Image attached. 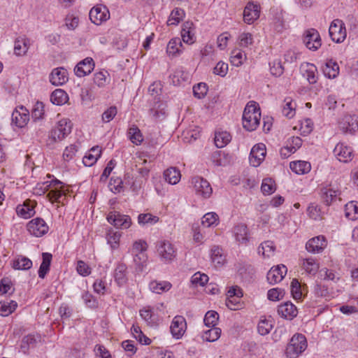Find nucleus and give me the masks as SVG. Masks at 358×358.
<instances>
[{"label":"nucleus","instance_id":"obj_1","mask_svg":"<svg viewBox=\"0 0 358 358\" xmlns=\"http://www.w3.org/2000/svg\"><path fill=\"white\" fill-rule=\"evenodd\" d=\"M260 108L255 101H250L243 114V127L247 131H255L260 123Z\"/></svg>","mask_w":358,"mask_h":358},{"label":"nucleus","instance_id":"obj_2","mask_svg":"<svg viewBox=\"0 0 358 358\" xmlns=\"http://www.w3.org/2000/svg\"><path fill=\"white\" fill-rule=\"evenodd\" d=\"M72 124L68 119H62L52 129L48 135L47 145L52 146L55 143L62 141L71 133Z\"/></svg>","mask_w":358,"mask_h":358},{"label":"nucleus","instance_id":"obj_3","mask_svg":"<svg viewBox=\"0 0 358 358\" xmlns=\"http://www.w3.org/2000/svg\"><path fill=\"white\" fill-rule=\"evenodd\" d=\"M307 348L306 337L302 334H296L292 336L285 350L287 356L289 358H296Z\"/></svg>","mask_w":358,"mask_h":358},{"label":"nucleus","instance_id":"obj_4","mask_svg":"<svg viewBox=\"0 0 358 358\" xmlns=\"http://www.w3.org/2000/svg\"><path fill=\"white\" fill-rule=\"evenodd\" d=\"M156 249L161 259L165 263L171 262L176 257V250L169 241L162 240L157 241Z\"/></svg>","mask_w":358,"mask_h":358},{"label":"nucleus","instance_id":"obj_5","mask_svg":"<svg viewBox=\"0 0 358 358\" xmlns=\"http://www.w3.org/2000/svg\"><path fill=\"white\" fill-rule=\"evenodd\" d=\"M50 186L52 189L48 192L47 196L51 202H57L64 205L66 199V189L63 183L59 180H53L50 182Z\"/></svg>","mask_w":358,"mask_h":358},{"label":"nucleus","instance_id":"obj_6","mask_svg":"<svg viewBox=\"0 0 358 358\" xmlns=\"http://www.w3.org/2000/svg\"><path fill=\"white\" fill-rule=\"evenodd\" d=\"M89 16L92 23L100 25L109 20L110 12L106 6L97 4L91 8Z\"/></svg>","mask_w":358,"mask_h":358},{"label":"nucleus","instance_id":"obj_7","mask_svg":"<svg viewBox=\"0 0 358 358\" xmlns=\"http://www.w3.org/2000/svg\"><path fill=\"white\" fill-rule=\"evenodd\" d=\"M331 40L336 43H342L346 38L347 32L345 24L339 19L333 20L329 29Z\"/></svg>","mask_w":358,"mask_h":358},{"label":"nucleus","instance_id":"obj_8","mask_svg":"<svg viewBox=\"0 0 358 358\" xmlns=\"http://www.w3.org/2000/svg\"><path fill=\"white\" fill-rule=\"evenodd\" d=\"M192 184L197 195L208 198L213 192L210 183L203 178L195 176L192 179Z\"/></svg>","mask_w":358,"mask_h":358},{"label":"nucleus","instance_id":"obj_9","mask_svg":"<svg viewBox=\"0 0 358 358\" xmlns=\"http://www.w3.org/2000/svg\"><path fill=\"white\" fill-rule=\"evenodd\" d=\"M107 220L116 228L128 229L131 224L129 215H122L117 211L110 212Z\"/></svg>","mask_w":358,"mask_h":358},{"label":"nucleus","instance_id":"obj_10","mask_svg":"<svg viewBox=\"0 0 358 358\" xmlns=\"http://www.w3.org/2000/svg\"><path fill=\"white\" fill-rule=\"evenodd\" d=\"M338 127L344 134H354L358 129V116L345 115L338 122Z\"/></svg>","mask_w":358,"mask_h":358},{"label":"nucleus","instance_id":"obj_11","mask_svg":"<svg viewBox=\"0 0 358 358\" xmlns=\"http://www.w3.org/2000/svg\"><path fill=\"white\" fill-rule=\"evenodd\" d=\"M266 154V145L257 143L253 146L250 154V163L254 167L259 166L264 160Z\"/></svg>","mask_w":358,"mask_h":358},{"label":"nucleus","instance_id":"obj_12","mask_svg":"<svg viewBox=\"0 0 358 358\" xmlns=\"http://www.w3.org/2000/svg\"><path fill=\"white\" fill-rule=\"evenodd\" d=\"M27 229L31 235L41 237L48 233L49 227L43 219L37 217L28 223Z\"/></svg>","mask_w":358,"mask_h":358},{"label":"nucleus","instance_id":"obj_13","mask_svg":"<svg viewBox=\"0 0 358 358\" xmlns=\"http://www.w3.org/2000/svg\"><path fill=\"white\" fill-rule=\"evenodd\" d=\"M303 43L311 50H317L322 45L319 32L315 29H310L304 34Z\"/></svg>","mask_w":358,"mask_h":358},{"label":"nucleus","instance_id":"obj_14","mask_svg":"<svg viewBox=\"0 0 358 358\" xmlns=\"http://www.w3.org/2000/svg\"><path fill=\"white\" fill-rule=\"evenodd\" d=\"M334 154L337 159L343 163H348L352 159L353 150L352 148L345 145L343 143H338L334 150Z\"/></svg>","mask_w":358,"mask_h":358},{"label":"nucleus","instance_id":"obj_15","mask_svg":"<svg viewBox=\"0 0 358 358\" xmlns=\"http://www.w3.org/2000/svg\"><path fill=\"white\" fill-rule=\"evenodd\" d=\"M259 5L248 2L243 11V20L245 23L251 24L259 17Z\"/></svg>","mask_w":358,"mask_h":358},{"label":"nucleus","instance_id":"obj_16","mask_svg":"<svg viewBox=\"0 0 358 358\" xmlns=\"http://www.w3.org/2000/svg\"><path fill=\"white\" fill-rule=\"evenodd\" d=\"M287 272V267L283 264L272 267L267 273V280L271 285L280 282L284 278Z\"/></svg>","mask_w":358,"mask_h":358},{"label":"nucleus","instance_id":"obj_17","mask_svg":"<svg viewBox=\"0 0 358 358\" xmlns=\"http://www.w3.org/2000/svg\"><path fill=\"white\" fill-rule=\"evenodd\" d=\"M186 321L184 317L176 316L171 324L170 329L173 336L177 339L180 338L186 330Z\"/></svg>","mask_w":358,"mask_h":358},{"label":"nucleus","instance_id":"obj_18","mask_svg":"<svg viewBox=\"0 0 358 358\" xmlns=\"http://www.w3.org/2000/svg\"><path fill=\"white\" fill-rule=\"evenodd\" d=\"M29 120V111L22 106L19 109H15L12 113V122L20 128L24 127Z\"/></svg>","mask_w":358,"mask_h":358},{"label":"nucleus","instance_id":"obj_19","mask_svg":"<svg viewBox=\"0 0 358 358\" xmlns=\"http://www.w3.org/2000/svg\"><path fill=\"white\" fill-rule=\"evenodd\" d=\"M277 311L280 317L290 320L296 317L298 314L296 307L289 301L279 305Z\"/></svg>","mask_w":358,"mask_h":358},{"label":"nucleus","instance_id":"obj_20","mask_svg":"<svg viewBox=\"0 0 358 358\" xmlns=\"http://www.w3.org/2000/svg\"><path fill=\"white\" fill-rule=\"evenodd\" d=\"M68 81V72L62 67L54 69L50 75V82L55 86L62 85Z\"/></svg>","mask_w":358,"mask_h":358},{"label":"nucleus","instance_id":"obj_21","mask_svg":"<svg viewBox=\"0 0 358 358\" xmlns=\"http://www.w3.org/2000/svg\"><path fill=\"white\" fill-rule=\"evenodd\" d=\"M94 68V62L91 57H87L80 62L75 67L74 71L77 76L83 77L90 74Z\"/></svg>","mask_w":358,"mask_h":358},{"label":"nucleus","instance_id":"obj_22","mask_svg":"<svg viewBox=\"0 0 358 358\" xmlns=\"http://www.w3.org/2000/svg\"><path fill=\"white\" fill-rule=\"evenodd\" d=\"M326 239L322 236H318L310 239L306 245V248L309 252H321L326 247Z\"/></svg>","mask_w":358,"mask_h":358},{"label":"nucleus","instance_id":"obj_23","mask_svg":"<svg viewBox=\"0 0 358 358\" xmlns=\"http://www.w3.org/2000/svg\"><path fill=\"white\" fill-rule=\"evenodd\" d=\"M301 72L303 77H306L310 84L317 82V67L310 63H303L300 67Z\"/></svg>","mask_w":358,"mask_h":358},{"label":"nucleus","instance_id":"obj_24","mask_svg":"<svg viewBox=\"0 0 358 358\" xmlns=\"http://www.w3.org/2000/svg\"><path fill=\"white\" fill-rule=\"evenodd\" d=\"M17 214L24 218L28 219L34 215V203L30 200L24 201L23 205H18L16 208Z\"/></svg>","mask_w":358,"mask_h":358},{"label":"nucleus","instance_id":"obj_25","mask_svg":"<svg viewBox=\"0 0 358 358\" xmlns=\"http://www.w3.org/2000/svg\"><path fill=\"white\" fill-rule=\"evenodd\" d=\"M236 241L240 243H247L249 241V231L244 224H238L234 227L233 230Z\"/></svg>","mask_w":358,"mask_h":358},{"label":"nucleus","instance_id":"obj_26","mask_svg":"<svg viewBox=\"0 0 358 358\" xmlns=\"http://www.w3.org/2000/svg\"><path fill=\"white\" fill-rule=\"evenodd\" d=\"M194 25L192 22L187 21L183 23L181 30V37L183 42L192 44L194 42Z\"/></svg>","mask_w":358,"mask_h":358},{"label":"nucleus","instance_id":"obj_27","mask_svg":"<svg viewBox=\"0 0 358 358\" xmlns=\"http://www.w3.org/2000/svg\"><path fill=\"white\" fill-rule=\"evenodd\" d=\"M182 43L180 38L170 40L166 47V52L169 57H176L182 52Z\"/></svg>","mask_w":358,"mask_h":358},{"label":"nucleus","instance_id":"obj_28","mask_svg":"<svg viewBox=\"0 0 358 358\" xmlns=\"http://www.w3.org/2000/svg\"><path fill=\"white\" fill-rule=\"evenodd\" d=\"M32 266V262L23 255L17 256L13 261L12 267L16 270H28Z\"/></svg>","mask_w":358,"mask_h":358},{"label":"nucleus","instance_id":"obj_29","mask_svg":"<svg viewBox=\"0 0 358 358\" xmlns=\"http://www.w3.org/2000/svg\"><path fill=\"white\" fill-rule=\"evenodd\" d=\"M127 266L124 264H119L114 272V278L119 286L124 285L127 281Z\"/></svg>","mask_w":358,"mask_h":358},{"label":"nucleus","instance_id":"obj_30","mask_svg":"<svg viewBox=\"0 0 358 358\" xmlns=\"http://www.w3.org/2000/svg\"><path fill=\"white\" fill-rule=\"evenodd\" d=\"M101 149L99 146H94L83 159V164L87 166H92L100 157Z\"/></svg>","mask_w":358,"mask_h":358},{"label":"nucleus","instance_id":"obj_31","mask_svg":"<svg viewBox=\"0 0 358 358\" xmlns=\"http://www.w3.org/2000/svg\"><path fill=\"white\" fill-rule=\"evenodd\" d=\"M29 47V43L27 38H17L14 45V53L17 56H23L27 52Z\"/></svg>","mask_w":358,"mask_h":358},{"label":"nucleus","instance_id":"obj_32","mask_svg":"<svg viewBox=\"0 0 358 358\" xmlns=\"http://www.w3.org/2000/svg\"><path fill=\"white\" fill-rule=\"evenodd\" d=\"M291 170L296 174H305L311 169L310 164L306 161L292 162L289 164Z\"/></svg>","mask_w":358,"mask_h":358},{"label":"nucleus","instance_id":"obj_33","mask_svg":"<svg viewBox=\"0 0 358 358\" xmlns=\"http://www.w3.org/2000/svg\"><path fill=\"white\" fill-rule=\"evenodd\" d=\"M68 94L62 89L55 90L50 96V101L53 104L62 106L67 102Z\"/></svg>","mask_w":358,"mask_h":358},{"label":"nucleus","instance_id":"obj_34","mask_svg":"<svg viewBox=\"0 0 358 358\" xmlns=\"http://www.w3.org/2000/svg\"><path fill=\"white\" fill-rule=\"evenodd\" d=\"M324 75L329 78H335L339 73L338 64L332 60L326 62L323 69Z\"/></svg>","mask_w":358,"mask_h":358},{"label":"nucleus","instance_id":"obj_35","mask_svg":"<svg viewBox=\"0 0 358 358\" xmlns=\"http://www.w3.org/2000/svg\"><path fill=\"white\" fill-rule=\"evenodd\" d=\"M164 176L166 181L171 185L177 184L181 178L180 171L173 167L167 169L164 173Z\"/></svg>","mask_w":358,"mask_h":358},{"label":"nucleus","instance_id":"obj_36","mask_svg":"<svg viewBox=\"0 0 358 358\" xmlns=\"http://www.w3.org/2000/svg\"><path fill=\"white\" fill-rule=\"evenodd\" d=\"M222 248L218 246H214L211 249V259L216 267L222 266L225 263V257L222 255Z\"/></svg>","mask_w":358,"mask_h":358},{"label":"nucleus","instance_id":"obj_37","mask_svg":"<svg viewBox=\"0 0 358 358\" xmlns=\"http://www.w3.org/2000/svg\"><path fill=\"white\" fill-rule=\"evenodd\" d=\"M231 140L230 134L227 131H217L215 134V144L216 147L222 148L225 147Z\"/></svg>","mask_w":358,"mask_h":358},{"label":"nucleus","instance_id":"obj_38","mask_svg":"<svg viewBox=\"0 0 358 358\" xmlns=\"http://www.w3.org/2000/svg\"><path fill=\"white\" fill-rule=\"evenodd\" d=\"M302 268L309 274H315L319 269V264L313 258L303 259Z\"/></svg>","mask_w":358,"mask_h":358},{"label":"nucleus","instance_id":"obj_39","mask_svg":"<svg viewBox=\"0 0 358 358\" xmlns=\"http://www.w3.org/2000/svg\"><path fill=\"white\" fill-rule=\"evenodd\" d=\"M51 260L52 255L50 253H43V262L38 270L39 278H44L46 273L49 271Z\"/></svg>","mask_w":358,"mask_h":358},{"label":"nucleus","instance_id":"obj_40","mask_svg":"<svg viewBox=\"0 0 358 358\" xmlns=\"http://www.w3.org/2000/svg\"><path fill=\"white\" fill-rule=\"evenodd\" d=\"M345 214L346 217L351 220L358 218V203L350 201L345 206Z\"/></svg>","mask_w":358,"mask_h":358},{"label":"nucleus","instance_id":"obj_41","mask_svg":"<svg viewBox=\"0 0 358 358\" xmlns=\"http://www.w3.org/2000/svg\"><path fill=\"white\" fill-rule=\"evenodd\" d=\"M185 17V11L179 8L172 10L167 21L168 25H177Z\"/></svg>","mask_w":358,"mask_h":358},{"label":"nucleus","instance_id":"obj_42","mask_svg":"<svg viewBox=\"0 0 358 358\" xmlns=\"http://www.w3.org/2000/svg\"><path fill=\"white\" fill-rule=\"evenodd\" d=\"M295 106L296 104L293 102L291 98H285L284 100V105L282 106L283 115L288 118L293 117L295 115Z\"/></svg>","mask_w":358,"mask_h":358},{"label":"nucleus","instance_id":"obj_43","mask_svg":"<svg viewBox=\"0 0 358 358\" xmlns=\"http://www.w3.org/2000/svg\"><path fill=\"white\" fill-rule=\"evenodd\" d=\"M219 217L218 215L213 212L205 214L201 220V224L205 227H210L217 226L218 224Z\"/></svg>","mask_w":358,"mask_h":358},{"label":"nucleus","instance_id":"obj_44","mask_svg":"<svg viewBox=\"0 0 358 358\" xmlns=\"http://www.w3.org/2000/svg\"><path fill=\"white\" fill-rule=\"evenodd\" d=\"M275 245L271 241H264L261 244L258 248L259 253L262 254L264 257H270L272 256L275 251Z\"/></svg>","mask_w":358,"mask_h":358},{"label":"nucleus","instance_id":"obj_45","mask_svg":"<svg viewBox=\"0 0 358 358\" xmlns=\"http://www.w3.org/2000/svg\"><path fill=\"white\" fill-rule=\"evenodd\" d=\"M171 287V285L166 281L158 282L153 281L150 283V289L152 292L161 294L164 292L169 291Z\"/></svg>","mask_w":358,"mask_h":358},{"label":"nucleus","instance_id":"obj_46","mask_svg":"<svg viewBox=\"0 0 358 358\" xmlns=\"http://www.w3.org/2000/svg\"><path fill=\"white\" fill-rule=\"evenodd\" d=\"M128 135L131 141L136 145L140 144L143 140L140 129L136 125H132L129 129Z\"/></svg>","mask_w":358,"mask_h":358},{"label":"nucleus","instance_id":"obj_47","mask_svg":"<svg viewBox=\"0 0 358 358\" xmlns=\"http://www.w3.org/2000/svg\"><path fill=\"white\" fill-rule=\"evenodd\" d=\"M17 306V303L14 301H0V315L3 317L9 315L16 309Z\"/></svg>","mask_w":358,"mask_h":358},{"label":"nucleus","instance_id":"obj_48","mask_svg":"<svg viewBox=\"0 0 358 358\" xmlns=\"http://www.w3.org/2000/svg\"><path fill=\"white\" fill-rule=\"evenodd\" d=\"M338 195L337 190L331 188H324L322 189V197L327 205H330Z\"/></svg>","mask_w":358,"mask_h":358},{"label":"nucleus","instance_id":"obj_49","mask_svg":"<svg viewBox=\"0 0 358 358\" xmlns=\"http://www.w3.org/2000/svg\"><path fill=\"white\" fill-rule=\"evenodd\" d=\"M221 332L222 331L220 328L213 327L210 329L204 332L202 338L204 341L214 342L220 337Z\"/></svg>","mask_w":358,"mask_h":358},{"label":"nucleus","instance_id":"obj_50","mask_svg":"<svg viewBox=\"0 0 358 358\" xmlns=\"http://www.w3.org/2000/svg\"><path fill=\"white\" fill-rule=\"evenodd\" d=\"M148 260V256L145 252H141L138 253H135L134 257V262L136 266V269L138 271H143V268L146 266Z\"/></svg>","mask_w":358,"mask_h":358},{"label":"nucleus","instance_id":"obj_51","mask_svg":"<svg viewBox=\"0 0 358 358\" xmlns=\"http://www.w3.org/2000/svg\"><path fill=\"white\" fill-rule=\"evenodd\" d=\"M245 55L239 50H234L231 53L230 62L235 66H240L243 59H245Z\"/></svg>","mask_w":358,"mask_h":358},{"label":"nucleus","instance_id":"obj_52","mask_svg":"<svg viewBox=\"0 0 358 358\" xmlns=\"http://www.w3.org/2000/svg\"><path fill=\"white\" fill-rule=\"evenodd\" d=\"M219 315L213 310L208 311L204 317L203 322L207 327H215L218 321Z\"/></svg>","mask_w":358,"mask_h":358},{"label":"nucleus","instance_id":"obj_53","mask_svg":"<svg viewBox=\"0 0 358 358\" xmlns=\"http://www.w3.org/2000/svg\"><path fill=\"white\" fill-rule=\"evenodd\" d=\"M44 115V104L43 102L37 101L31 111L32 118L36 121L43 118Z\"/></svg>","mask_w":358,"mask_h":358},{"label":"nucleus","instance_id":"obj_54","mask_svg":"<svg viewBox=\"0 0 358 358\" xmlns=\"http://www.w3.org/2000/svg\"><path fill=\"white\" fill-rule=\"evenodd\" d=\"M208 281V276L204 273L197 272L191 278V282L195 286H203Z\"/></svg>","mask_w":358,"mask_h":358},{"label":"nucleus","instance_id":"obj_55","mask_svg":"<svg viewBox=\"0 0 358 358\" xmlns=\"http://www.w3.org/2000/svg\"><path fill=\"white\" fill-rule=\"evenodd\" d=\"M285 292L282 289L276 287L268 291L267 296L271 301H279L284 297Z\"/></svg>","mask_w":358,"mask_h":358},{"label":"nucleus","instance_id":"obj_56","mask_svg":"<svg viewBox=\"0 0 358 358\" xmlns=\"http://www.w3.org/2000/svg\"><path fill=\"white\" fill-rule=\"evenodd\" d=\"M159 217L150 213L140 214L138 217V222L140 224H155L157 222Z\"/></svg>","mask_w":358,"mask_h":358},{"label":"nucleus","instance_id":"obj_57","mask_svg":"<svg viewBox=\"0 0 358 358\" xmlns=\"http://www.w3.org/2000/svg\"><path fill=\"white\" fill-rule=\"evenodd\" d=\"M208 92V87L206 83H200L193 87L194 95L198 99H201L205 96Z\"/></svg>","mask_w":358,"mask_h":358},{"label":"nucleus","instance_id":"obj_58","mask_svg":"<svg viewBox=\"0 0 358 358\" xmlns=\"http://www.w3.org/2000/svg\"><path fill=\"white\" fill-rule=\"evenodd\" d=\"M120 234L119 232L109 231L107 234L108 243L110 245L111 248L115 249L119 245Z\"/></svg>","mask_w":358,"mask_h":358},{"label":"nucleus","instance_id":"obj_59","mask_svg":"<svg viewBox=\"0 0 358 358\" xmlns=\"http://www.w3.org/2000/svg\"><path fill=\"white\" fill-rule=\"evenodd\" d=\"M239 45L243 48L248 47L250 45L253 43V37L250 33L243 32L240 34L239 37Z\"/></svg>","mask_w":358,"mask_h":358},{"label":"nucleus","instance_id":"obj_60","mask_svg":"<svg viewBox=\"0 0 358 358\" xmlns=\"http://www.w3.org/2000/svg\"><path fill=\"white\" fill-rule=\"evenodd\" d=\"M107 71H99L94 75V83L99 87H103L107 83Z\"/></svg>","mask_w":358,"mask_h":358},{"label":"nucleus","instance_id":"obj_61","mask_svg":"<svg viewBox=\"0 0 358 358\" xmlns=\"http://www.w3.org/2000/svg\"><path fill=\"white\" fill-rule=\"evenodd\" d=\"M261 189L264 194H272L275 191L274 182L271 178L264 179Z\"/></svg>","mask_w":358,"mask_h":358},{"label":"nucleus","instance_id":"obj_62","mask_svg":"<svg viewBox=\"0 0 358 358\" xmlns=\"http://www.w3.org/2000/svg\"><path fill=\"white\" fill-rule=\"evenodd\" d=\"M271 329H272V324H271L270 322H268L266 320H261L259 322V323L258 324V327H257L258 332L262 336H265V335L268 334L270 332V331L271 330Z\"/></svg>","mask_w":358,"mask_h":358},{"label":"nucleus","instance_id":"obj_63","mask_svg":"<svg viewBox=\"0 0 358 358\" xmlns=\"http://www.w3.org/2000/svg\"><path fill=\"white\" fill-rule=\"evenodd\" d=\"M228 72V64L222 61L219 62L213 69V73L216 75L224 77Z\"/></svg>","mask_w":358,"mask_h":358},{"label":"nucleus","instance_id":"obj_64","mask_svg":"<svg viewBox=\"0 0 358 358\" xmlns=\"http://www.w3.org/2000/svg\"><path fill=\"white\" fill-rule=\"evenodd\" d=\"M241 298V297L227 298L226 306L230 310H238L241 308L242 304L240 301Z\"/></svg>","mask_w":358,"mask_h":358}]
</instances>
